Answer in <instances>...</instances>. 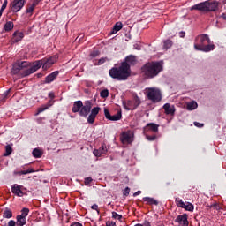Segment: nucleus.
Returning a JSON list of instances; mask_svg holds the SVG:
<instances>
[{
    "instance_id": "obj_22",
    "label": "nucleus",
    "mask_w": 226,
    "mask_h": 226,
    "mask_svg": "<svg viewBox=\"0 0 226 226\" xmlns=\"http://www.w3.org/2000/svg\"><path fill=\"white\" fill-rule=\"evenodd\" d=\"M199 107V104H197V102L192 101L187 103L186 109L187 110H195Z\"/></svg>"
},
{
    "instance_id": "obj_17",
    "label": "nucleus",
    "mask_w": 226,
    "mask_h": 226,
    "mask_svg": "<svg viewBox=\"0 0 226 226\" xmlns=\"http://www.w3.org/2000/svg\"><path fill=\"white\" fill-rule=\"evenodd\" d=\"M57 75H59V71H55L48 75L45 79L46 84H50V82H54V80H56V79L57 78Z\"/></svg>"
},
{
    "instance_id": "obj_37",
    "label": "nucleus",
    "mask_w": 226,
    "mask_h": 226,
    "mask_svg": "<svg viewBox=\"0 0 226 226\" xmlns=\"http://www.w3.org/2000/svg\"><path fill=\"white\" fill-rule=\"evenodd\" d=\"M112 218H114V220H122L123 215H121L116 212H112Z\"/></svg>"
},
{
    "instance_id": "obj_38",
    "label": "nucleus",
    "mask_w": 226,
    "mask_h": 226,
    "mask_svg": "<svg viewBox=\"0 0 226 226\" xmlns=\"http://www.w3.org/2000/svg\"><path fill=\"white\" fill-rule=\"evenodd\" d=\"M33 172H34V170H33V168H29L26 170H21V176L26 174H33Z\"/></svg>"
},
{
    "instance_id": "obj_11",
    "label": "nucleus",
    "mask_w": 226,
    "mask_h": 226,
    "mask_svg": "<svg viewBox=\"0 0 226 226\" xmlns=\"http://www.w3.org/2000/svg\"><path fill=\"white\" fill-rule=\"evenodd\" d=\"M175 222L179 223V225H182V226H188L190 224V222H188V215L184 214L182 215H178L175 219Z\"/></svg>"
},
{
    "instance_id": "obj_19",
    "label": "nucleus",
    "mask_w": 226,
    "mask_h": 226,
    "mask_svg": "<svg viewBox=\"0 0 226 226\" xmlns=\"http://www.w3.org/2000/svg\"><path fill=\"white\" fill-rule=\"evenodd\" d=\"M52 105H54V99H51L49 102L48 106H41V108H39L38 111L35 113V116H38V114H41V112H45V110H47V109H49V107H52Z\"/></svg>"
},
{
    "instance_id": "obj_3",
    "label": "nucleus",
    "mask_w": 226,
    "mask_h": 226,
    "mask_svg": "<svg viewBox=\"0 0 226 226\" xmlns=\"http://www.w3.org/2000/svg\"><path fill=\"white\" fill-rule=\"evenodd\" d=\"M161 72H163L162 62H148L141 67V73L146 79H154Z\"/></svg>"
},
{
    "instance_id": "obj_9",
    "label": "nucleus",
    "mask_w": 226,
    "mask_h": 226,
    "mask_svg": "<svg viewBox=\"0 0 226 226\" xmlns=\"http://www.w3.org/2000/svg\"><path fill=\"white\" fill-rule=\"evenodd\" d=\"M93 107V104L89 101L85 102V105L83 104L81 107V109L79 110V116L81 117H86L87 116H89V112H91V109Z\"/></svg>"
},
{
    "instance_id": "obj_64",
    "label": "nucleus",
    "mask_w": 226,
    "mask_h": 226,
    "mask_svg": "<svg viewBox=\"0 0 226 226\" xmlns=\"http://www.w3.org/2000/svg\"><path fill=\"white\" fill-rule=\"evenodd\" d=\"M4 1H8V0H4Z\"/></svg>"
},
{
    "instance_id": "obj_20",
    "label": "nucleus",
    "mask_w": 226,
    "mask_h": 226,
    "mask_svg": "<svg viewBox=\"0 0 226 226\" xmlns=\"http://www.w3.org/2000/svg\"><path fill=\"white\" fill-rule=\"evenodd\" d=\"M143 200L144 202H147V204H149L150 206H158V200H154V198L144 197Z\"/></svg>"
},
{
    "instance_id": "obj_54",
    "label": "nucleus",
    "mask_w": 226,
    "mask_h": 226,
    "mask_svg": "<svg viewBox=\"0 0 226 226\" xmlns=\"http://www.w3.org/2000/svg\"><path fill=\"white\" fill-rule=\"evenodd\" d=\"M91 208L94 209V211H98V205L94 204L92 205Z\"/></svg>"
},
{
    "instance_id": "obj_7",
    "label": "nucleus",
    "mask_w": 226,
    "mask_h": 226,
    "mask_svg": "<svg viewBox=\"0 0 226 226\" xmlns=\"http://www.w3.org/2000/svg\"><path fill=\"white\" fill-rule=\"evenodd\" d=\"M24 4H26V0H13L9 5L10 11L18 13V11L24 8Z\"/></svg>"
},
{
    "instance_id": "obj_55",
    "label": "nucleus",
    "mask_w": 226,
    "mask_h": 226,
    "mask_svg": "<svg viewBox=\"0 0 226 226\" xmlns=\"http://www.w3.org/2000/svg\"><path fill=\"white\" fill-rule=\"evenodd\" d=\"M142 226H151V222H149V221H145L143 224H141Z\"/></svg>"
},
{
    "instance_id": "obj_27",
    "label": "nucleus",
    "mask_w": 226,
    "mask_h": 226,
    "mask_svg": "<svg viewBox=\"0 0 226 226\" xmlns=\"http://www.w3.org/2000/svg\"><path fill=\"white\" fill-rule=\"evenodd\" d=\"M16 64L17 66H19V68H20V70H24V68H27V66L29 65V64L26 61H18Z\"/></svg>"
},
{
    "instance_id": "obj_35",
    "label": "nucleus",
    "mask_w": 226,
    "mask_h": 226,
    "mask_svg": "<svg viewBox=\"0 0 226 226\" xmlns=\"http://www.w3.org/2000/svg\"><path fill=\"white\" fill-rule=\"evenodd\" d=\"M96 119V117L94 116V115H92L91 113H90V115L88 116V117H87V123L89 124H93V123H94V120Z\"/></svg>"
},
{
    "instance_id": "obj_53",
    "label": "nucleus",
    "mask_w": 226,
    "mask_h": 226,
    "mask_svg": "<svg viewBox=\"0 0 226 226\" xmlns=\"http://www.w3.org/2000/svg\"><path fill=\"white\" fill-rule=\"evenodd\" d=\"M133 49H134V50H140V45H139V44H134L133 45Z\"/></svg>"
},
{
    "instance_id": "obj_46",
    "label": "nucleus",
    "mask_w": 226,
    "mask_h": 226,
    "mask_svg": "<svg viewBox=\"0 0 226 226\" xmlns=\"http://www.w3.org/2000/svg\"><path fill=\"white\" fill-rule=\"evenodd\" d=\"M6 6H8V1H4L2 7H1V10H4L5 11L6 10Z\"/></svg>"
},
{
    "instance_id": "obj_52",
    "label": "nucleus",
    "mask_w": 226,
    "mask_h": 226,
    "mask_svg": "<svg viewBox=\"0 0 226 226\" xmlns=\"http://www.w3.org/2000/svg\"><path fill=\"white\" fill-rule=\"evenodd\" d=\"M48 96L50 98V100H54V98H56V95H54L53 92L49 93Z\"/></svg>"
},
{
    "instance_id": "obj_21",
    "label": "nucleus",
    "mask_w": 226,
    "mask_h": 226,
    "mask_svg": "<svg viewBox=\"0 0 226 226\" xmlns=\"http://www.w3.org/2000/svg\"><path fill=\"white\" fill-rule=\"evenodd\" d=\"M122 29H123V23L117 22L113 26L111 34H116V33H118V31H121Z\"/></svg>"
},
{
    "instance_id": "obj_42",
    "label": "nucleus",
    "mask_w": 226,
    "mask_h": 226,
    "mask_svg": "<svg viewBox=\"0 0 226 226\" xmlns=\"http://www.w3.org/2000/svg\"><path fill=\"white\" fill-rule=\"evenodd\" d=\"M10 91H11V89L6 90L4 94H3V99L6 100V98H8V96L10 95Z\"/></svg>"
},
{
    "instance_id": "obj_44",
    "label": "nucleus",
    "mask_w": 226,
    "mask_h": 226,
    "mask_svg": "<svg viewBox=\"0 0 226 226\" xmlns=\"http://www.w3.org/2000/svg\"><path fill=\"white\" fill-rule=\"evenodd\" d=\"M123 195L124 197H128V195H130V187H126L123 192Z\"/></svg>"
},
{
    "instance_id": "obj_49",
    "label": "nucleus",
    "mask_w": 226,
    "mask_h": 226,
    "mask_svg": "<svg viewBox=\"0 0 226 226\" xmlns=\"http://www.w3.org/2000/svg\"><path fill=\"white\" fill-rule=\"evenodd\" d=\"M70 226H84V225H82V223H80L79 222H73L71 223Z\"/></svg>"
},
{
    "instance_id": "obj_45",
    "label": "nucleus",
    "mask_w": 226,
    "mask_h": 226,
    "mask_svg": "<svg viewBox=\"0 0 226 226\" xmlns=\"http://www.w3.org/2000/svg\"><path fill=\"white\" fill-rule=\"evenodd\" d=\"M134 100L136 107H139V105H140V99L139 98V96H136Z\"/></svg>"
},
{
    "instance_id": "obj_23",
    "label": "nucleus",
    "mask_w": 226,
    "mask_h": 226,
    "mask_svg": "<svg viewBox=\"0 0 226 226\" xmlns=\"http://www.w3.org/2000/svg\"><path fill=\"white\" fill-rule=\"evenodd\" d=\"M14 26H15V25H13V22L8 21V22H6L5 25L4 26V30L6 33H8L9 31H11Z\"/></svg>"
},
{
    "instance_id": "obj_31",
    "label": "nucleus",
    "mask_w": 226,
    "mask_h": 226,
    "mask_svg": "<svg viewBox=\"0 0 226 226\" xmlns=\"http://www.w3.org/2000/svg\"><path fill=\"white\" fill-rule=\"evenodd\" d=\"M170 47H172V41L171 40H166L163 42V49L165 50H169V49H170Z\"/></svg>"
},
{
    "instance_id": "obj_50",
    "label": "nucleus",
    "mask_w": 226,
    "mask_h": 226,
    "mask_svg": "<svg viewBox=\"0 0 226 226\" xmlns=\"http://www.w3.org/2000/svg\"><path fill=\"white\" fill-rule=\"evenodd\" d=\"M106 226H116V222H112V221H108L106 222Z\"/></svg>"
},
{
    "instance_id": "obj_28",
    "label": "nucleus",
    "mask_w": 226,
    "mask_h": 226,
    "mask_svg": "<svg viewBox=\"0 0 226 226\" xmlns=\"http://www.w3.org/2000/svg\"><path fill=\"white\" fill-rule=\"evenodd\" d=\"M20 67L17 65V64H13L12 69L11 71V75H17L18 73L20 72Z\"/></svg>"
},
{
    "instance_id": "obj_14",
    "label": "nucleus",
    "mask_w": 226,
    "mask_h": 226,
    "mask_svg": "<svg viewBox=\"0 0 226 226\" xmlns=\"http://www.w3.org/2000/svg\"><path fill=\"white\" fill-rule=\"evenodd\" d=\"M158 128H160V125L154 123H149L146 125L144 130L145 132H153L154 133H158Z\"/></svg>"
},
{
    "instance_id": "obj_43",
    "label": "nucleus",
    "mask_w": 226,
    "mask_h": 226,
    "mask_svg": "<svg viewBox=\"0 0 226 226\" xmlns=\"http://www.w3.org/2000/svg\"><path fill=\"white\" fill-rule=\"evenodd\" d=\"M90 56L92 57H98V56H100V51L94 50V51L91 52Z\"/></svg>"
},
{
    "instance_id": "obj_33",
    "label": "nucleus",
    "mask_w": 226,
    "mask_h": 226,
    "mask_svg": "<svg viewBox=\"0 0 226 226\" xmlns=\"http://www.w3.org/2000/svg\"><path fill=\"white\" fill-rule=\"evenodd\" d=\"M101 98H109V89H104L100 93Z\"/></svg>"
},
{
    "instance_id": "obj_16",
    "label": "nucleus",
    "mask_w": 226,
    "mask_h": 226,
    "mask_svg": "<svg viewBox=\"0 0 226 226\" xmlns=\"http://www.w3.org/2000/svg\"><path fill=\"white\" fill-rule=\"evenodd\" d=\"M12 36V43H19V41H22L24 39V33L16 31L13 33Z\"/></svg>"
},
{
    "instance_id": "obj_13",
    "label": "nucleus",
    "mask_w": 226,
    "mask_h": 226,
    "mask_svg": "<svg viewBox=\"0 0 226 226\" xmlns=\"http://www.w3.org/2000/svg\"><path fill=\"white\" fill-rule=\"evenodd\" d=\"M11 192L14 193V195H17V197L24 196V192H22V185L14 184L11 185Z\"/></svg>"
},
{
    "instance_id": "obj_47",
    "label": "nucleus",
    "mask_w": 226,
    "mask_h": 226,
    "mask_svg": "<svg viewBox=\"0 0 226 226\" xmlns=\"http://www.w3.org/2000/svg\"><path fill=\"white\" fill-rule=\"evenodd\" d=\"M194 126H197V128H202L204 126V124H200L199 122H194Z\"/></svg>"
},
{
    "instance_id": "obj_39",
    "label": "nucleus",
    "mask_w": 226,
    "mask_h": 226,
    "mask_svg": "<svg viewBox=\"0 0 226 226\" xmlns=\"http://www.w3.org/2000/svg\"><path fill=\"white\" fill-rule=\"evenodd\" d=\"M146 139L149 142H153V141L156 140V135H152V136L146 135Z\"/></svg>"
},
{
    "instance_id": "obj_25",
    "label": "nucleus",
    "mask_w": 226,
    "mask_h": 226,
    "mask_svg": "<svg viewBox=\"0 0 226 226\" xmlns=\"http://www.w3.org/2000/svg\"><path fill=\"white\" fill-rule=\"evenodd\" d=\"M17 222L19 226H24L27 222L26 221V217H22L21 215L17 216Z\"/></svg>"
},
{
    "instance_id": "obj_2",
    "label": "nucleus",
    "mask_w": 226,
    "mask_h": 226,
    "mask_svg": "<svg viewBox=\"0 0 226 226\" xmlns=\"http://www.w3.org/2000/svg\"><path fill=\"white\" fill-rule=\"evenodd\" d=\"M57 56H52L51 57L48 58L47 60H39L33 64L28 69L25 70L21 75L22 77H29L32 73L38 72L42 66L43 70H49L54 63L57 61Z\"/></svg>"
},
{
    "instance_id": "obj_40",
    "label": "nucleus",
    "mask_w": 226,
    "mask_h": 226,
    "mask_svg": "<svg viewBox=\"0 0 226 226\" xmlns=\"http://www.w3.org/2000/svg\"><path fill=\"white\" fill-rule=\"evenodd\" d=\"M107 61V57H102L98 60L97 65L102 66Z\"/></svg>"
},
{
    "instance_id": "obj_4",
    "label": "nucleus",
    "mask_w": 226,
    "mask_h": 226,
    "mask_svg": "<svg viewBox=\"0 0 226 226\" xmlns=\"http://www.w3.org/2000/svg\"><path fill=\"white\" fill-rule=\"evenodd\" d=\"M211 43V39H209V35L203 34H200L195 38L194 41V49L195 50H200V52H211V50H215V46Z\"/></svg>"
},
{
    "instance_id": "obj_36",
    "label": "nucleus",
    "mask_w": 226,
    "mask_h": 226,
    "mask_svg": "<svg viewBox=\"0 0 226 226\" xmlns=\"http://www.w3.org/2000/svg\"><path fill=\"white\" fill-rule=\"evenodd\" d=\"M27 215H29V208L25 207L21 210V215H19V216L26 218Z\"/></svg>"
},
{
    "instance_id": "obj_10",
    "label": "nucleus",
    "mask_w": 226,
    "mask_h": 226,
    "mask_svg": "<svg viewBox=\"0 0 226 226\" xmlns=\"http://www.w3.org/2000/svg\"><path fill=\"white\" fill-rule=\"evenodd\" d=\"M104 116L109 121H119L122 117L121 111H117V114L111 116L110 112L106 108L104 109Z\"/></svg>"
},
{
    "instance_id": "obj_63",
    "label": "nucleus",
    "mask_w": 226,
    "mask_h": 226,
    "mask_svg": "<svg viewBox=\"0 0 226 226\" xmlns=\"http://www.w3.org/2000/svg\"><path fill=\"white\" fill-rule=\"evenodd\" d=\"M127 110H130V109L126 108Z\"/></svg>"
},
{
    "instance_id": "obj_57",
    "label": "nucleus",
    "mask_w": 226,
    "mask_h": 226,
    "mask_svg": "<svg viewBox=\"0 0 226 226\" xmlns=\"http://www.w3.org/2000/svg\"><path fill=\"white\" fill-rule=\"evenodd\" d=\"M14 176H22V171H14Z\"/></svg>"
},
{
    "instance_id": "obj_48",
    "label": "nucleus",
    "mask_w": 226,
    "mask_h": 226,
    "mask_svg": "<svg viewBox=\"0 0 226 226\" xmlns=\"http://www.w3.org/2000/svg\"><path fill=\"white\" fill-rule=\"evenodd\" d=\"M93 182V178H91V177H88L85 179V183L87 185H89V183H92Z\"/></svg>"
},
{
    "instance_id": "obj_18",
    "label": "nucleus",
    "mask_w": 226,
    "mask_h": 226,
    "mask_svg": "<svg viewBox=\"0 0 226 226\" xmlns=\"http://www.w3.org/2000/svg\"><path fill=\"white\" fill-rule=\"evenodd\" d=\"M84 103L82 102V101H76L74 102L73 103V106H72V112L74 114H77V112H80L81 109H82V105Z\"/></svg>"
},
{
    "instance_id": "obj_15",
    "label": "nucleus",
    "mask_w": 226,
    "mask_h": 226,
    "mask_svg": "<svg viewBox=\"0 0 226 226\" xmlns=\"http://www.w3.org/2000/svg\"><path fill=\"white\" fill-rule=\"evenodd\" d=\"M107 146L102 144L99 149H94L93 153L97 158H100L102 154H107Z\"/></svg>"
},
{
    "instance_id": "obj_61",
    "label": "nucleus",
    "mask_w": 226,
    "mask_h": 226,
    "mask_svg": "<svg viewBox=\"0 0 226 226\" xmlns=\"http://www.w3.org/2000/svg\"><path fill=\"white\" fill-rule=\"evenodd\" d=\"M3 11H4L3 9H0V18L3 16Z\"/></svg>"
},
{
    "instance_id": "obj_6",
    "label": "nucleus",
    "mask_w": 226,
    "mask_h": 226,
    "mask_svg": "<svg viewBox=\"0 0 226 226\" xmlns=\"http://www.w3.org/2000/svg\"><path fill=\"white\" fill-rule=\"evenodd\" d=\"M147 99L154 103H158L162 102V92L158 88H148L147 91Z\"/></svg>"
},
{
    "instance_id": "obj_24",
    "label": "nucleus",
    "mask_w": 226,
    "mask_h": 226,
    "mask_svg": "<svg viewBox=\"0 0 226 226\" xmlns=\"http://www.w3.org/2000/svg\"><path fill=\"white\" fill-rule=\"evenodd\" d=\"M32 154L34 158H41V156L43 155V152L39 148H34L32 152Z\"/></svg>"
},
{
    "instance_id": "obj_29",
    "label": "nucleus",
    "mask_w": 226,
    "mask_h": 226,
    "mask_svg": "<svg viewBox=\"0 0 226 226\" xmlns=\"http://www.w3.org/2000/svg\"><path fill=\"white\" fill-rule=\"evenodd\" d=\"M13 153V148H11V145H7L5 147V153L4 154V156H10Z\"/></svg>"
},
{
    "instance_id": "obj_41",
    "label": "nucleus",
    "mask_w": 226,
    "mask_h": 226,
    "mask_svg": "<svg viewBox=\"0 0 226 226\" xmlns=\"http://www.w3.org/2000/svg\"><path fill=\"white\" fill-rule=\"evenodd\" d=\"M34 8H36V7L34 6L33 4L30 5V6L26 9V13H33V11H34Z\"/></svg>"
},
{
    "instance_id": "obj_12",
    "label": "nucleus",
    "mask_w": 226,
    "mask_h": 226,
    "mask_svg": "<svg viewBox=\"0 0 226 226\" xmlns=\"http://www.w3.org/2000/svg\"><path fill=\"white\" fill-rule=\"evenodd\" d=\"M162 109L167 116H174V114H176V107L170 105V103H165Z\"/></svg>"
},
{
    "instance_id": "obj_60",
    "label": "nucleus",
    "mask_w": 226,
    "mask_h": 226,
    "mask_svg": "<svg viewBox=\"0 0 226 226\" xmlns=\"http://www.w3.org/2000/svg\"><path fill=\"white\" fill-rule=\"evenodd\" d=\"M221 17L223 19V20H226V13H222Z\"/></svg>"
},
{
    "instance_id": "obj_5",
    "label": "nucleus",
    "mask_w": 226,
    "mask_h": 226,
    "mask_svg": "<svg viewBox=\"0 0 226 226\" xmlns=\"http://www.w3.org/2000/svg\"><path fill=\"white\" fill-rule=\"evenodd\" d=\"M220 4L216 1L207 0L200 4H194L190 8L191 11L197 10L198 11H216Z\"/></svg>"
},
{
    "instance_id": "obj_56",
    "label": "nucleus",
    "mask_w": 226,
    "mask_h": 226,
    "mask_svg": "<svg viewBox=\"0 0 226 226\" xmlns=\"http://www.w3.org/2000/svg\"><path fill=\"white\" fill-rule=\"evenodd\" d=\"M82 38H84V34H79V35L76 38V41H80V40H82Z\"/></svg>"
},
{
    "instance_id": "obj_51",
    "label": "nucleus",
    "mask_w": 226,
    "mask_h": 226,
    "mask_svg": "<svg viewBox=\"0 0 226 226\" xmlns=\"http://www.w3.org/2000/svg\"><path fill=\"white\" fill-rule=\"evenodd\" d=\"M40 2H41V0H33V4H32L36 7L40 4Z\"/></svg>"
},
{
    "instance_id": "obj_59",
    "label": "nucleus",
    "mask_w": 226,
    "mask_h": 226,
    "mask_svg": "<svg viewBox=\"0 0 226 226\" xmlns=\"http://www.w3.org/2000/svg\"><path fill=\"white\" fill-rule=\"evenodd\" d=\"M185 32H180V38H185Z\"/></svg>"
},
{
    "instance_id": "obj_1",
    "label": "nucleus",
    "mask_w": 226,
    "mask_h": 226,
    "mask_svg": "<svg viewBox=\"0 0 226 226\" xmlns=\"http://www.w3.org/2000/svg\"><path fill=\"white\" fill-rule=\"evenodd\" d=\"M137 57L133 55H129L125 58V62H122L119 67L109 69V75L116 80H128L132 76V69L130 64H135Z\"/></svg>"
},
{
    "instance_id": "obj_62",
    "label": "nucleus",
    "mask_w": 226,
    "mask_h": 226,
    "mask_svg": "<svg viewBox=\"0 0 226 226\" xmlns=\"http://www.w3.org/2000/svg\"><path fill=\"white\" fill-rule=\"evenodd\" d=\"M41 74H38V77H41Z\"/></svg>"
},
{
    "instance_id": "obj_32",
    "label": "nucleus",
    "mask_w": 226,
    "mask_h": 226,
    "mask_svg": "<svg viewBox=\"0 0 226 226\" xmlns=\"http://www.w3.org/2000/svg\"><path fill=\"white\" fill-rule=\"evenodd\" d=\"M175 202H176L177 207H182V208L185 207V201H183L182 199H180V198H176V199H175Z\"/></svg>"
},
{
    "instance_id": "obj_30",
    "label": "nucleus",
    "mask_w": 226,
    "mask_h": 226,
    "mask_svg": "<svg viewBox=\"0 0 226 226\" xmlns=\"http://www.w3.org/2000/svg\"><path fill=\"white\" fill-rule=\"evenodd\" d=\"M182 209H185V211H191L192 212L194 209L193 204L187 202L184 205V207Z\"/></svg>"
},
{
    "instance_id": "obj_58",
    "label": "nucleus",
    "mask_w": 226,
    "mask_h": 226,
    "mask_svg": "<svg viewBox=\"0 0 226 226\" xmlns=\"http://www.w3.org/2000/svg\"><path fill=\"white\" fill-rule=\"evenodd\" d=\"M141 193H142L141 191H138V192L133 193V197H137V195H140Z\"/></svg>"
},
{
    "instance_id": "obj_34",
    "label": "nucleus",
    "mask_w": 226,
    "mask_h": 226,
    "mask_svg": "<svg viewBox=\"0 0 226 226\" xmlns=\"http://www.w3.org/2000/svg\"><path fill=\"white\" fill-rule=\"evenodd\" d=\"M99 113H100V107H94L92 109L90 114H92V116H95L96 117V116H98Z\"/></svg>"
},
{
    "instance_id": "obj_26",
    "label": "nucleus",
    "mask_w": 226,
    "mask_h": 226,
    "mask_svg": "<svg viewBox=\"0 0 226 226\" xmlns=\"http://www.w3.org/2000/svg\"><path fill=\"white\" fill-rule=\"evenodd\" d=\"M4 218L10 219L13 216V213L10 210V208H5V210L3 213Z\"/></svg>"
},
{
    "instance_id": "obj_8",
    "label": "nucleus",
    "mask_w": 226,
    "mask_h": 226,
    "mask_svg": "<svg viewBox=\"0 0 226 226\" xmlns=\"http://www.w3.org/2000/svg\"><path fill=\"white\" fill-rule=\"evenodd\" d=\"M133 137L134 135L132 131L124 132L120 135V140L122 144H132L133 142Z\"/></svg>"
}]
</instances>
